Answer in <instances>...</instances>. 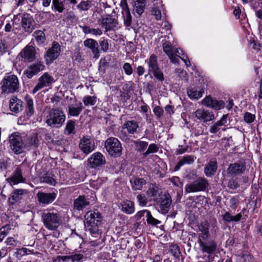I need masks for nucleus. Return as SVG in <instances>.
Masks as SVG:
<instances>
[{
    "label": "nucleus",
    "instance_id": "f257e3e1",
    "mask_svg": "<svg viewBox=\"0 0 262 262\" xmlns=\"http://www.w3.org/2000/svg\"><path fill=\"white\" fill-rule=\"evenodd\" d=\"M84 226L94 237H97L101 231L99 227L101 224L102 217L101 213L97 210L88 211L84 216Z\"/></svg>",
    "mask_w": 262,
    "mask_h": 262
},
{
    "label": "nucleus",
    "instance_id": "f03ea898",
    "mask_svg": "<svg viewBox=\"0 0 262 262\" xmlns=\"http://www.w3.org/2000/svg\"><path fill=\"white\" fill-rule=\"evenodd\" d=\"M66 120V115L60 108H53L49 111L45 117V122L52 128H60Z\"/></svg>",
    "mask_w": 262,
    "mask_h": 262
},
{
    "label": "nucleus",
    "instance_id": "7ed1b4c3",
    "mask_svg": "<svg viewBox=\"0 0 262 262\" xmlns=\"http://www.w3.org/2000/svg\"><path fill=\"white\" fill-rule=\"evenodd\" d=\"M41 219L45 227L50 230H56L61 224L59 214L54 212H43Z\"/></svg>",
    "mask_w": 262,
    "mask_h": 262
},
{
    "label": "nucleus",
    "instance_id": "20e7f679",
    "mask_svg": "<svg viewBox=\"0 0 262 262\" xmlns=\"http://www.w3.org/2000/svg\"><path fill=\"white\" fill-rule=\"evenodd\" d=\"M209 228H211V231L214 233H216L219 230L216 219H210L209 222L207 220H205L199 224L198 228L201 233L199 234V238L208 239L210 236Z\"/></svg>",
    "mask_w": 262,
    "mask_h": 262
},
{
    "label": "nucleus",
    "instance_id": "39448f33",
    "mask_svg": "<svg viewBox=\"0 0 262 262\" xmlns=\"http://www.w3.org/2000/svg\"><path fill=\"white\" fill-rule=\"evenodd\" d=\"M208 180L203 177H198L191 183L185 185V191L187 193L205 191L208 187Z\"/></svg>",
    "mask_w": 262,
    "mask_h": 262
},
{
    "label": "nucleus",
    "instance_id": "423d86ee",
    "mask_svg": "<svg viewBox=\"0 0 262 262\" xmlns=\"http://www.w3.org/2000/svg\"><path fill=\"white\" fill-rule=\"evenodd\" d=\"M19 82L16 76L14 75L6 77L3 80L2 93H12L18 91Z\"/></svg>",
    "mask_w": 262,
    "mask_h": 262
},
{
    "label": "nucleus",
    "instance_id": "0eeeda50",
    "mask_svg": "<svg viewBox=\"0 0 262 262\" xmlns=\"http://www.w3.org/2000/svg\"><path fill=\"white\" fill-rule=\"evenodd\" d=\"M98 23L104 28L106 32L110 31H116L120 28L117 18L112 14L102 16L98 19Z\"/></svg>",
    "mask_w": 262,
    "mask_h": 262
},
{
    "label": "nucleus",
    "instance_id": "6e6552de",
    "mask_svg": "<svg viewBox=\"0 0 262 262\" xmlns=\"http://www.w3.org/2000/svg\"><path fill=\"white\" fill-rule=\"evenodd\" d=\"M10 147L13 152L18 155L23 152L25 147L23 137L17 132L11 134L9 136Z\"/></svg>",
    "mask_w": 262,
    "mask_h": 262
},
{
    "label": "nucleus",
    "instance_id": "1a4fd4ad",
    "mask_svg": "<svg viewBox=\"0 0 262 262\" xmlns=\"http://www.w3.org/2000/svg\"><path fill=\"white\" fill-rule=\"evenodd\" d=\"M105 148L110 155L115 157H119L122 150L120 142L114 137L110 138L106 140Z\"/></svg>",
    "mask_w": 262,
    "mask_h": 262
},
{
    "label": "nucleus",
    "instance_id": "9d476101",
    "mask_svg": "<svg viewBox=\"0 0 262 262\" xmlns=\"http://www.w3.org/2000/svg\"><path fill=\"white\" fill-rule=\"evenodd\" d=\"M145 62L147 63L148 66V72L152 73L155 77L159 80H164L163 74L159 67L157 57L152 54Z\"/></svg>",
    "mask_w": 262,
    "mask_h": 262
},
{
    "label": "nucleus",
    "instance_id": "9b49d317",
    "mask_svg": "<svg viewBox=\"0 0 262 262\" xmlns=\"http://www.w3.org/2000/svg\"><path fill=\"white\" fill-rule=\"evenodd\" d=\"M79 147L81 151L85 155H89L95 148L94 139L88 136L83 137L80 140Z\"/></svg>",
    "mask_w": 262,
    "mask_h": 262
},
{
    "label": "nucleus",
    "instance_id": "f8f14e48",
    "mask_svg": "<svg viewBox=\"0 0 262 262\" xmlns=\"http://www.w3.org/2000/svg\"><path fill=\"white\" fill-rule=\"evenodd\" d=\"M245 170L246 165L245 163L241 161H238L229 165L227 169V173L229 176L234 178L243 174Z\"/></svg>",
    "mask_w": 262,
    "mask_h": 262
},
{
    "label": "nucleus",
    "instance_id": "ddd939ff",
    "mask_svg": "<svg viewBox=\"0 0 262 262\" xmlns=\"http://www.w3.org/2000/svg\"><path fill=\"white\" fill-rule=\"evenodd\" d=\"M54 82V78L48 73H45L38 78L37 84L32 90V93L35 94L37 91L41 89L50 86Z\"/></svg>",
    "mask_w": 262,
    "mask_h": 262
},
{
    "label": "nucleus",
    "instance_id": "4468645a",
    "mask_svg": "<svg viewBox=\"0 0 262 262\" xmlns=\"http://www.w3.org/2000/svg\"><path fill=\"white\" fill-rule=\"evenodd\" d=\"M60 53V46L59 43L54 41L51 48L46 52L45 59L47 64L52 63L58 58Z\"/></svg>",
    "mask_w": 262,
    "mask_h": 262
},
{
    "label": "nucleus",
    "instance_id": "2eb2a0df",
    "mask_svg": "<svg viewBox=\"0 0 262 262\" xmlns=\"http://www.w3.org/2000/svg\"><path fill=\"white\" fill-rule=\"evenodd\" d=\"M198 243L202 252L209 254L213 253L217 248L216 242L212 239L207 241V239L199 238Z\"/></svg>",
    "mask_w": 262,
    "mask_h": 262
},
{
    "label": "nucleus",
    "instance_id": "dca6fc26",
    "mask_svg": "<svg viewBox=\"0 0 262 262\" xmlns=\"http://www.w3.org/2000/svg\"><path fill=\"white\" fill-rule=\"evenodd\" d=\"M157 204L159 206L161 212L162 214L167 213L171 204V198L169 194L164 193L160 195L157 200Z\"/></svg>",
    "mask_w": 262,
    "mask_h": 262
},
{
    "label": "nucleus",
    "instance_id": "f3484780",
    "mask_svg": "<svg viewBox=\"0 0 262 262\" xmlns=\"http://www.w3.org/2000/svg\"><path fill=\"white\" fill-rule=\"evenodd\" d=\"M155 3L151 9V14L157 20L165 19L166 12L162 0H154Z\"/></svg>",
    "mask_w": 262,
    "mask_h": 262
},
{
    "label": "nucleus",
    "instance_id": "a211bd4d",
    "mask_svg": "<svg viewBox=\"0 0 262 262\" xmlns=\"http://www.w3.org/2000/svg\"><path fill=\"white\" fill-rule=\"evenodd\" d=\"M88 163L90 167L96 168L104 165L105 164V159L101 153L96 152L89 158Z\"/></svg>",
    "mask_w": 262,
    "mask_h": 262
},
{
    "label": "nucleus",
    "instance_id": "6ab92c4d",
    "mask_svg": "<svg viewBox=\"0 0 262 262\" xmlns=\"http://www.w3.org/2000/svg\"><path fill=\"white\" fill-rule=\"evenodd\" d=\"M36 51L32 46H27L19 54V56L26 62H31L35 58Z\"/></svg>",
    "mask_w": 262,
    "mask_h": 262
},
{
    "label": "nucleus",
    "instance_id": "aec40b11",
    "mask_svg": "<svg viewBox=\"0 0 262 262\" xmlns=\"http://www.w3.org/2000/svg\"><path fill=\"white\" fill-rule=\"evenodd\" d=\"M44 68L45 66L42 62L40 61L36 62L28 67V68L24 71V74L26 75L28 78L30 79L33 76L42 71Z\"/></svg>",
    "mask_w": 262,
    "mask_h": 262
},
{
    "label": "nucleus",
    "instance_id": "412c9836",
    "mask_svg": "<svg viewBox=\"0 0 262 262\" xmlns=\"http://www.w3.org/2000/svg\"><path fill=\"white\" fill-rule=\"evenodd\" d=\"M36 196L39 204L47 205L52 203L56 198L57 194L52 193H45L43 192H38Z\"/></svg>",
    "mask_w": 262,
    "mask_h": 262
},
{
    "label": "nucleus",
    "instance_id": "4be33fe9",
    "mask_svg": "<svg viewBox=\"0 0 262 262\" xmlns=\"http://www.w3.org/2000/svg\"><path fill=\"white\" fill-rule=\"evenodd\" d=\"M195 117L199 120L204 122L214 119V115L212 112L205 109H198L193 113Z\"/></svg>",
    "mask_w": 262,
    "mask_h": 262
},
{
    "label": "nucleus",
    "instance_id": "5701e85b",
    "mask_svg": "<svg viewBox=\"0 0 262 262\" xmlns=\"http://www.w3.org/2000/svg\"><path fill=\"white\" fill-rule=\"evenodd\" d=\"M84 46L89 48L92 52L94 58L97 59L100 57V52L97 41L92 38L85 39L83 42Z\"/></svg>",
    "mask_w": 262,
    "mask_h": 262
},
{
    "label": "nucleus",
    "instance_id": "b1692460",
    "mask_svg": "<svg viewBox=\"0 0 262 262\" xmlns=\"http://www.w3.org/2000/svg\"><path fill=\"white\" fill-rule=\"evenodd\" d=\"M6 181L12 186L24 182L25 179L22 175L21 169L17 167L15 169L12 176L7 178Z\"/></svg>",
    "mask_w": 262,
    "mask_h": 262
},
{
    "label": "nucleus",
    "instance_id": "393cba45",
    "mask_svg": "<svg viewBox=\"0 0 262 262\" xmlns=\"http://www.w3.org/2000/svg\"><path fill=\"white\" fill-rule=\"evenodd\" d=\"M28 191L23 189H16L12 192L9 198V202L12 205H13L23 199L24 196L27 194Z\"/></svg>",
    "mask_w": 262,
    "mask_h": 262
},
{
    "label": "nucleus",
    "instance_id": "a878e982",
    "mask_svg": "<svg viewBox=\"0 0 262 262\" xmlns=\"http://www.w3.org/2000/svg\"><path fill=\"white\" fill-rule=\"evenodd\" d=\"M23 101L16 97H12L9 100L10 110L15 113H18L23 110Z\"/></svg>",
    "mask_w": 262,
    "mask_h": 262
},
{
    "label": "nucleus",
    "instance_id": "bb28decb",
    "mask_svg": "<svg viewBox=\"0 0 262 262\" xmlns=\"http://www.w3.org/2000/svg\"><path fill=\"white\" fill-rule=\"evenodd\" d=\"M33 19L32 17L28 14H24L21 18V25L26 32L31 33L33 30Z\"/></svg>",
    "mask_w": 262,
    "mask_h": 262
},
{
    "label": "nucleus",
    "instance_id": "cd10ccee",
    "mask_svg": "<svg viewBox=\"0 0 262 262\" xmlns=\"http://www.w3.org/2000/svg\"><path fill=\"white\" fill-rule=\"evenodd\" d=\"M196 158L192 155H186L184 156L177 163L176 165L173 168V171H177L185 165H191L193 164Z\"/></svg>",
    "mask_w": 262,
    "mask_h": 262
},
{
    "label": "nucleus",
    "instance_id": "c85d7f7f",
    "mask_svg": "<svg viewBox=\"0 0 262 262\" xmlns=\"http://www.w3.org/2000/svg\"><path fill=\"white\" fill-rule=\"evenodd\" d=\"M25 113L27 116L30 117L32 116L35 112L33 100L31 97L27 95L25 97Z\"/></svg>",
    "mask_w": 262,
    "mask_h": 262
},
{
    "label": "nucleus",
    "instance_id": "c756f323",
    "mask_svg": "<svg viewBox=\"0 0 262 262\" xmlns=\"http://www.w3.org/2000/svg\"><path fill=\"white\" fill-rule=\"evenodd\" d=\"M83 109L82 104L79 102L78 104H71L68 107V115L70 116L77 117Z\"/></svg>",
    "mask_w": 262,
    "mask_h": 262
},
{
    "label": "nucleus",
    "instance_id": "7c9ffc66",
    "mask_svg": "<svg viewBox=\"0 0 262 262\" xmlns=\"http://www.w3.org/2000/svg\"><path fill=\"white\" fill-rule=\"evenodd\" d=\"M227 115H224L220 120L213 124L210 127V132L212 134L216 133L220 129V127L227 123Z\"/></svg>",
    "mask_w": 262,
    "mask_h": 262
},
{
    "label": "nucleus",
    "instance_id": "2f4dec72",
    "mask_svg": "<svg viewBox=\"0 0 262 262\" xmlns=\"http://www.w3.org/2000/svg\"><path fill=\"white\" fill-rule=\"evenodd\" d=\"M89 205V201L84 196L80 195L74 202V207L78 210H81Z\"/></svg>",
    "mask_w": 262,
    "mask_h": 262
},
{
    "label": "nucleus",
    "instance_id": "473e14b6",
    "mask_svg": "<svg viewBox=\"0 0 262 262\" xmlns=\"http://www.w3.org/2000/svg\"><path fill=\"white\" fill-rule=\"evenodd\" d=\"M217 162L210 161L204 168V173L207 177H210L214 174L217 169Z\"/></svg>",
    "mask_w": 262,
    "mask_h": 262
},
{
    "label": "nucleus",
    "instance_id": "72a5a7b5",
    "mask_svg": "<svg viewBox=\"0 0 262 262\" xmlns=\"http://www.w3.org/2000/svg\"><path fill=\"white\" fill-rule=\"evenodd\" d=\"M123 127L126 129L128 133L133 134L137 132L139 124L135 120H128L124 122Z\"/></svg>",
    "mask_w": 262,
    "mask_h": 262
},
{
    "label": "nucleus",
    "instance_id": "f704fd0d",
    "mask_svg": "<svg viewBox=\"0 0 262 262\" xmlns=\"http://www.w3.org/2000/svg\"><path fill=\"white\" fill-rule=\"evenodd\" d=\"M203 93V89L200 88H193L187 91L188 95L191 99H199L202 96Z\"/></svg>",
    "mask_w": 262,
    "mask_h": 262
},
{
    "label": "nucleus",
    "instance_id": "c9c22d12",
    "mask_svg": "<svg viewBox=\"0 0 262 262\" xmlns=\"http://www.w3.org/2000/svg\"><path fill=\"white\" fill-rule=\"evenodd\" d=\"M121 206L122 211L126 214H132L135 211L134 203L132 201H124L121 204Z\"/></svg>",
    "mask_w": 262,
    "mask_h": 262
},
{
    "label": "nucleus",
    "instance_id": "e433bc0d",
    "mask_svg": "<svg viewBox=\"0 0 262 262\" xmlns=\"http://www.w3.org/2000/svg\"><path fill=\"white\" fill-rule=\"evenodd\" d=\"M133 190H141L143 186L145 185L146 181L142 178H133L130 180Z\"/></svg>",
    "mask_w": 262,
    "mask_h": 262
},
{
    "label": "nucleus",
    "instance_id": "4c0bfd02",
    "mask_svg": "<svg viewBox=\"0 0 262 262\" xmlns=\"http://www.w3.org/2000/svg\"><path fill=\"white\" fill-rule=\"evenodd\" d=\"M135 12L140 16L144 12L145 7V0H135L134 5Z\"/></svg>",
    "mask_w": 262,
    "mask_h": 262
},
{
    "label": "nucleus",
    "instance_id": "58836bf2",
    "mask_svg": "<svg viewBox=\"0 0 262 262\" xmlns=\"http://www.w3.org/2000/svg\"><path fill=\"white\" fill-rule=\"evenodd\" d=\"M242 218V213H237L235 215H232L229 212H226L222 215V219L227 222H238Z\"/></svg>",
    "mask_w": 262,
    "mask_h": 262
},
{
    "label": "nucleus",
    "instance_id": "ea45409f",
    "mask_svg": "<svg viewBox=\"0 0 262 262\" xmlns=\"http://www.w3.org/2000/svg\"><path fill=\"white\" fill-rule=\"evenodd\" d=\"M79 27L82 29L83 32L85 34H92L94 35H101L102 34V31L100 29H94L91 28L90 27L84 26H79Z\"/></svg>",
    "mask_w": 262,
    "mask_h": 262
},
{
    "label": "nucleus",
    "instance_id": "a19ab883",
    "mask_svg": "<svg viewBox=\"0 0 262 262\" xmlns=\"http://www.w3.org/2000/svg\"><path fill=\"white\" fill-rule=\"evenodd\" d=\"M123 23L125 26L128 27L132 25V17L129 11L122 13Z\"/></svg>",
    "mask_w": 262,
    "mask_h": 262
},
{
    "label": "nucleus",
    "instance_id": "79ce46f5",
    "mask_svg": "<svg viewBox=\"0 0 262 262\" xmlns=\"http://www.w3.org/2000/svg\"><path fill=\"white\" fill-rule=\"evenodd\" d=\"M145 212L146 217H147L146 221L148 224H151V225L155 226L161 223L160 221L156 219L152 216L149 210H146Z\"/></svg>",
    "mask_w": 262,
    "mask_h": 262
},
{
    "label": "nucleus",
    "instance_id": "37998d69",
    "mask_svg": "<svg viewBox=\"0 0 262 262\" xmlns=\"http://www.w3.org/2000/svg\"><path fill=\"white\" fill-rule=\"evenodd\" d=\"M133 143L135 145L136 149L140 152L144 150L148 145V143L147 142L143 141H134Z\"/></svg>",
    "mask_w": 262,
    "mask_h": 262
},
{
    "label": "nucleus",
    "instance_id": "c03bdc74",
    "mask_svg": "<svg viewBox=\"0 0 262 262\" xmlns=\"http://www.w3.org/2000/svg\"><path fill=\"white\" fill-rule=\"evenodd\" d=\"M159 148L157 144L155 143L150 144L148 146L147 150L143 154V155L145 157L150 154L156 153L159 150Z\"/></svg>",
    "mask_w": 262,
    "mask_h": 262
},
{
    "label": "nucleus",
    "instance_id": "a18cd8bd",
    "mask_svg": "<svg viewBox=\"0 0 262 262\" xmlns=\"http://www.w3.org/2000/svg\"><path fill=\"white\" fill-rule=\"evenodd\" d=\"M163 49L164 52L167 56L171 55V54L174 52L171 43L169 41H166L163 43Z\"/></svg>",
    "mask_w": 262,
    "mask_h": 262
},
{
    "label": "nucleus",
    "instance_id": "49530a36",
    "mask_svg": "<svg viewBox=\"0 0 262 262\" xmlns=\"http://www.w3.org/2000/svg\"><path fill=\"white\" fill-rule=\"evenodd\" d=\"M54 9L59 13H61L64 10V7L62 2L59 0H53L52 1V8Z\"/></svg>",
    "mask_w": 262,
    "mask_h": 262
},
{
    "label": "nucleus",
    "instance_id": "de8ad7c7",
    "mask_svg": "<svg viewBox=\"0 0 262 262\" xmlns=\"http://www.w3.org/2000/svg\"><path fill=\"white\" fill-rule=\"evenodd\" d=\"M33 35L36 39V40L39 43H42L45 40V34L42 31L36 30Z\"/></svg>",
    "mask_w": 262,
    "mask_h": 262
},
{
    "label": "nucleus",
    "instance_id": "09e8293b",
    "mask_svg": "<svg viewBox=\"0 0 262 262\" xmlns=\"http://www.w3.org/2000/svg\"><path fill=\"white\" fill-rule=\"evenodd\" d=\"M40 182L46 183L50 185H54L55 184V180L52 177H51L48 174H45L40 179Z\"/></svg>",
    "mask_w": 262,
    "mask_h": 262
},
{
    "label": "nucleus",
    "instance_id": "8fccbe9b",
    "mask_svg": "<svg viewBox=\"0 0 262 262\" xmlns=\"http://www.w3.org/2000/svg\"><path fill=\"white\" fill-rule=\"evenodd\" d=\"M83 102L85 105H94L96 102L95 96H86L83 97Z\"/></svg>",
    "mask_w": 262,
    "mask_h": 262
},
{
    "label": "nucleus",
    "instance_id": "3c124183",
    "mask_svg": "<svg viewBox=\"0 0 262 262\" xmlns=\"http://www.w3.org/2000/svg\"><path fill=\"white\" fill-rule=\"evenodd\" d=\"M225 106V103L222 100H217L216 99L212 100L211 104V108L214 110H220L224 108Z\"/></svg>",
    "mask_w": 262,
    "mask_h": 262
},
{
    "label": "nucleus",
    "instance_id": "603ef678",
    "mask_svg": "<svg viewBox=\"0 0 262 262\" xmlns=\"http://www.w3.org/2000/svg\"><path fill=\"white\" fill-rule=\"evenodd\" d=\"M10 229V225H6L0 229V242L7 236Z\"/></svg>",
    "mask_w": 262,
    "mask_h": 262
},
{
    "label": "nucleus",
    "instance_id": "864d4df0",
    "mask_svg": "<svg viewBox=\"0 0 262 262\" xmlns=\"http://www.w3.org/2000/svg\"><path fill=\"white\" fill-rule=\"evenodd\" d=\"M75 122L73 120H69L67 122L66 126V132H67L68 135L72 134L75 128Z\"/></svg>",
    "mask_w": 262,
    "mask_h": 262
},
{
    "label": "nucleus",
    "instance_id": "5fc2aeb1",
    "mask_svg": "<svg viewBox=\"0 0 262 262\" xmlns=\"http://www.w3.org/2000/svg\"><path fill=\"white\" fill-rule=\"evenodd\" d=\"M169 180L176 187L181 188L183 185L182 181L178 177H172L169 179Z\"/></svg>",
    "mask_w": 262,
    "mask_h": 262
},
{
    "label": "nucleus",
    "instance_id": "6e6d98bb",
    "mask_svg": "<svg viewBox=\"0 0 262 262\" xmlns=\"http://www.w3.org/2000/svg\"><path fill=\"white\" fill-rule=\"evenodd\" d=\"M91 7L90 2L88 1L81 2L78 5L77 8L80 11H85Z\"/></svg>",
    "mask_w": 262,
    "mask_h": 262
},
{
    "label": "nucleus",
    "instance_id": "4d7b16f0",
    "mask_svg": "<svg viewBox=\"0 0 262 262\" xmlns=\"http://www.w3.org/2000/svg\"><path fill=\"white\" fill-rule=\"evenodd\" d=\"M244 119L246 123H251L254 121L255 119V116L249 112H246L244 114Z\"/></svg>",
    "mask_w": 262,
    "mask_h": 262
},
{
    "label": "nucleus",
    "instance_id": "13d9d810",
    "mask_svg": "<svg viewBox=\"0 0 262 262\" xmlns=\"http://www.w3.org/2000/svg\"><path fill=\"white\" fill-rule=\"evenodd\" d=\"M170 252L175 257H178L180 252V249L179 247L175 244H173L170 246Z\"/></svg>",
    "mask_w": 262,
    "mask_h": 262
},
{
    "label": "nucleus",
    "instance_id": "bf43d9fd",
    "mask_svg": "<svg viewBox=\"0 0 262 262\" xmlns=\"http://www.w3.org/2000/svg\"><path fill=\"white\" fill-rule=\"evenodd\" d=\"M83 258V255L81 253H77L71 255V262H82Z\"/></svg>",
    "mask_w": 262,
    "mask_h": 262
},
{
    "label": "nucleus",
    "instance_id": "052dcab7",
    "mask_svg": "<svg viewBox=\"0 0 262 262\" xmlns=\"http://www.w3.org/2000/svg\"><path fill=\"white\" fill-rule=\"evenodd\" d=\"M137 198L140 206H144L148 202L147 199L144 194H138Z\"/></svg>",
    "mask_w": 262,
    "mask_h": 262
},
{
    "label": "nucleus",
    "instance_id": "680f3d73",
    "mask_svg": "<svg viewBox=\"0 0 262 262\" xmlns=\"http://www.w3.org/2000/svg\"><path fill=\"white\" fill-rule=\"evenodd\" d=\"M99 43L101 50L104 52H107L109 48V45L107 39L102 38Z\"/></svg>",
    "mask_w": 262,
    "mask_h": 262
},
{
    "label": "nucleus",
    "instance_id": "e2e57ef3",
    "mask_svg": "<svg viewBox=\"0 0 262 262\" xmlns=\"http://www.w3.org/2000/svg\"><path fill=\"white\" fill-rule=\"evenodd\" d=\"M125 74L127 75H130L133 72V70L132 66L130 63L126 62L125 63L122 67Z\"/></svg>",
    "mask_w": 262,
    "mask_h": 262
},
{
    "label": "nucleus",
    "instance_id": "0e129e2a",
    "mask_svg": "<svg viewBox=\"0 0 262 262\" xmlns=\"http://www.w3.org/2000/svg\"><path fill=\"white\" fill-rule=\"evenodd\" d=\"M102 184V180L100 178H99L96 180H93L90 182L91 187L96 189H99L101 187Z\"/></svg>",
    "mask_w": 262,
    "mask_h": 262
},
{
    "label": "nucleus",
    "instance_id": "69168bd1",
    "mask_svg": "<svg viewBox=\"0 0 262 262\" xmlns=\"http://www.w3.org/2000/svg\"><path fill=\"white\" fill-rule=\"evenodd\" d=\"M30 252H31L30 250H29L27 248H22L20 249H18L15 253L17 255H19L20 256H23L25 255L29 254Z\"/></svg>",
    "mask_w": 262,
    "mask_h": 262
},
{
    "label": "nucleus",
    "instance_id": "338daca9",
    "mask_svg": "<svg viewBox=\"0 0 262 262\" xmlns=\"http://www.w3.org/2000/svg\"><path fill=\"white\" fill-rule=\"evenodd\" d=\"M189 149V146L188 145L183 146V145H179L178 148L176 150V154L177 155H182L184 154L186 152H187Z\"/></svg>",
    "mask_w": 262,
    "mask_h": 262
},
{
    "label": "nucleus",
    "instance_id": "774afa93",
    "mask_svg": "<svg viewBox=\"0 0 262 262\" xmlns=\"http://www.w3.org/2000/svg\"><path fill=\"white\" fill-rule=\"evenodd\" d=\"M213 99L210 96H207L202 101V104L207 107L211 108V104Z\"/></svg>",
    "mask_w": 262,
    "mask_h": 262
}]
</instances>
